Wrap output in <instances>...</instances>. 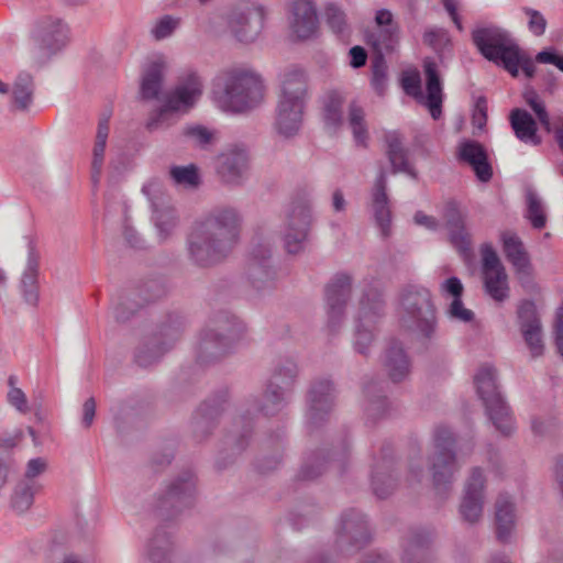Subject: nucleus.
Returning a JSON list of instances; mask_svg holds the SVG:
<instances>
[{
	"mask_svg": "<svg viewBox=\"0 0 563 563\" xmlns=\"http://www.w3.org/2000/svg\"><path fill=\"white\" fill-rule=\"evenodd\" d=\"M240 223V214L232 207L211 210L194 223L186 238L188 261L200 268L222 263L238 243Z\"/></svg>",
	"mask_w": 563,
	"mask_h": 563,
	"instance_id": "obj_1",
	"label": "nucleus"
},
{
	"mask_svg": "<svg viewBox=\"0 0 563 563\" xmlns=\"http://www.w3.org/2000/svg\"><path fill=\"white\" fill-rule=\"evenodd\" d=\"M472 42L488 62L503 67L512 77L519 75L521 68L527 78L536 75L534 62L527 56L511 34L505 29L488 24L472 31Z\"/></svg>",
	"mask_w": 563,
	"mask_h": 563,
	"instance_id": "obj_2",
	"label": "nucleus"
},
{
	"mask_svg": "<svg viewBox=\"0 0 563 563\" xmlns=\"http://www.w3.org/2000/svg\"><path fill=\"white\" fill-rule=\"evenodd\" d=\"M309 99L308 77L299 68L287 69L280 79V92L275 110L274 130L284 139L297 135L302 126Z\"/></svg>",
	"mask_w": 563,
	"mask_h": 563,
	"instance_id": "obj_3",
	"label": "nucleus"
},
{
	"mask_svg": "<svg viewBox=\"0 0 563 563\" xmlns=\"http://www.w3.org/2000/svg\"><path fill=\"white\" fill-rule=\"evenodd\" d=\"M290 397L291 391L267 382L262 399L255 396L247 398L245 408L234 419L227 435V450L231 452V455H240L250 444L254 429V412H261L265 417H274L286 408Z\"/></svg>",
	"mask_w": 563,
	"mask_h": 563,
	"instance_id": "obj_4",
	"label": "nucleus"
},
{
	"mask_svg": "<svg viewBox=\"0 0 563 563\" xmlns=\"http://www.w3.org/2000/svg\"><path fill=\"white\" fill-rule=\"evenodd\" d=\"M213 95L222 109L244 112L262 102L264 86L255 73L235 68L224 71L214 79Z\"/></svg>",
	"mask_w": 563,
	"mask_h": 563,
	"instance_id": "obj_5",
	"label": "nucleus"
},
{
	"mask_svg": "<svg viewBox=\"0 0 563 563\" xmlns=\"http://www.w3.org/2000/svg\"><path fill=\"white\" fill-rule=\"evenodd\" d=\"M400 327L417 335L423 342H429L437 334L435 307L431 292L422 286L409 285L401 294Z\"/></svg>",
	"mask_w": 563,
	"mask_h": 563,
	"instance_id": "obj_6",
	"label": "nucleus"
},
{
	"mask_svg": "<svg viewBox=\"0 0 563 563\" xmlns=\"http://www.w3.org/2000/svg\"><path fill=\"white\" fill-rule=\"evenodd\" d=\"M476 391L486 410V415L495 429L504 437L515 431V421L511 410L497 385V371L494 366H481L474 376Z\"/></svg>",
	"mask_w": 563,
	"mask_h": 563,
	"instance_id": "obj_7",
	"label": "nucleus"
},
{
	"mask_svg": "<svg viewBox=\"0 0 563 563\" xmlns=\"http://www.w3.org/2000/svg\"><path fill=\"white\" fill-rule=\"evenodd\" d=\"M201 93L202 82L197 73L190 70L183 74L165 103L148 118L147 130L155 131L170 126L176 120V113L191 109Z\"/></svg>",
	"mask_w": 563,
	"mask_h": 563,
	"instance_id": "obj_8",
	"label": "nucleus"
},
{
	"mask_svg": "<svg viewBox=\"0 0 563 563\" xmlns=\"http://www.w3.org/2000/svg\"><path fill=\"white\" fill-rule=\"evenodd\" d=\"M455 438L450 428L438 426L433 431V452L429 456V468L435 492L446 494L452 488L455 474L460 471L454 451Z\"/></svg>",
	"mask_w": 563,
	"mask_h": 563,
	"instance_id": "obj_9",
	"label": "nucleus"
},
{
	"mask_svg": "<svg viewBox=\"0 0 563 563\" xmlns=\"http://www.w3.org/2000/svg\"><path fill=\"white\" fill-rule=\"evenodd\" d=\"M242 333L243 325L236 318L228 314L220 316L213 321L212 327L201 332L197 345V361L207 365L221 360L230 352Z\"/></svg>",
	"mask_w": 563,
	"mask_h": 563,
	"instance_id": "obj_10",
	"label": "nucleus"
},
{
	"mask_svg": "<svg viewBox=\"0 0 563 563\" xmlns=\"http://www.w3.org/2000/svg\"><path fill=\"white\" fill-rule=\"evenodd\" d=\"M423 71L426 75V96L422 93L421 78L417 70L402 73L401 87L406 95L424 104L434 120H439L442 115L443 88L438 64L433 58L426 57L423 59Z\"/></svg>",
	"mask_w": 563,
	"mask_h": 563,
	"instance_id": "obj_11",
	"label": "nucleus"
},
{
	"mask_svg": "<svg viewBox=\"0 0 563 563\" xmlns=\"http://www.w3.org/2000/svg\"><path fill=\"white\" fill-rule=\"evenodd\" d=\"M385 301L383 294L375 287L364 290L360 300V310L355 327L354 350L363 355L367 354L374 341V324L383 316Z\"/></svg>",
	"mask_w": 563,
	"mask_h": 563,
	"instance_id": "obj_12",
	"label": "nucleus"
},
{
	"mask_svg": "<svg viewBox=\"0 0 563 563\" xmlns=\"http://www.w3.org/2000/svg\"><path fill=\"white\" fill-rule=\"evenodd\" d=\"M184 323L178 320H169L164 323L157 333L146 339L135 352V362L142 367H148L157 363L163 355L179 340Z\"/></svg>",
	"mask_w": 563,
	"mask_h": 563,
	"instance_id": "obj_13",
	"label": "nucleus"
},
{
	"mask_svg": "<svg viewBox=\"0 0 563 563\" xmlns=\"http://www.w3.org/2000/svg\"><path fill=\"white\" fill-rule=\"evenodd\" d=\"M371 540V532L365 516L349 509L342 512L336 528V545L342 552L352 553L364 548Z\"/></svg>",
	"mask_w": 563,
	"mask_h": 563,
	"instance_id": "obj_14",
	"label": "nucleus"
},
{
	"mask_svg": "<svg viewBox=\"0 0 563 563\" xmlns=\"http://www.w3.org/2000/svg\"><path fill=\"white\" fill-rule=\"evenodd\" d=\"M335 405V388L329 379L311 383L307 393L306 423L309 430L323 424Z\"/></svg>",
	"mask_w": 563,
	"mask_h": 563,
	"instance_id": "obj_15",
	"label": "nucleus"
},
{
	"mask_svg": "<svg viewBox=\"0 0 563 563\" xmlns=\"http://www.w3.org/2000/svg\"><path fill=\"white\" fill-rule=\"evenodd\" d=\"M351 294L352 276L346 273L335 274L327 284L324 289L327 327L331 333H335L340 329Z\"/></svg>",
	"mask_w": 563,
	"mask_h": 563,
	"instance_id": "obj_16",
	"label": "nucleus"
},
{
	"mask_svg": "<svg viewBox=\"0 0 563 563\" xmlns=\"http://www.w3.org/2000/svg\"><path fill=\"white\" fill-rule=\"evenodd\" d=\"M196 479L191 471L181 472L159 498L158 508L162 516H174L194 505Z\"/></svg>",
	"mask_w": 563,
	"mask_h": 563,
	"instance_id": "obj_17",
	"label": "nucleus"
},
{
	"mask_svg": "<svg viewBox=\"0 0 563 563\" xmlns=\"http://www.w3.org/2000/svg\"><path fill=\"white\" fill-rule=\"evenodd\" d=\"M265 9L260 4L236 8L229 19V27L234 37L242 43H252L264 27Z\"/></svg>",
	"mask_w": 563,
	"mask_h": 563,
	"instance_id": "obj_18",
	"label": "nucleus"
},
{
	"mask_svg": "<svg viewBox=\"0 0 563 563\" xmlns=\"http://www.w3.org/2000/svg\"><path fill=\"white\" fill-rule=\"evenodd\" d=\"M519 330L533 358L544 353L543 329L537 306L532 300H522L517 308Z\"/></svg>",
	"mask_w": 563,
	"mask_h": 563,
	"instance_id": "obj_19",
	"label": "nucleus"
},
{
	"mask_svg": "<svg viewBox=\"0 0 563 563\" xmlns=\"http://www.w3.org/2000/svg\"><path fill=\"white\" fill-rule=\"evenodd\" d=\"M311 224V206L306 202L294 205L288 214L287 229L284 235V244L287 253L298 254L303 251Z\"/></svg>",
	"mask_w": 563,
	"mask_h": 563,
	"instance_id": "obj_20",
	"label": "nucleus"
},
{
	"mask_svg": "<svg viewBox=\"0 0 563 563\" xmlns=\"http://www.w3.org/2000/svg\"><path fill=\"white\" fill-rule=\"evenodd\" d=\"M68 34V26L62 19L44 16L36 24L34 38L40 49L47 56H51L66 46Z\"/></svg>",
	"mask_w": 563,
	"mask_h": 563,
	"instance_id": "obj_21",
	"label": "nucleus"
},
{
	"mask_svg": "<svg viewBox=\"0 0 563 563\" xmlns=\"http://www.w3.org/2000/svg\"><path fill=\"white\" fill-rule=\"evenodd\" d=\"M485 476L482 468L473 467L466 481L460 514L464 521L475 523L483 514Z\"/></svg>",
	"mask_w": 563,
	"mask_h": 563,
	"instance_id": "obj_22",
	"label": "nucleus"
},
{
	"mask_svg": "<svg viewBox=\"0 0 563 563\" xmlns=\"http://www.w3.org/2000/svg\"><path fill=\"white\" fill-rule=\"evenodd\" d=\"M456 158L460 163L468 165L479 181L488 183L493 178V166L487 150L478 141H461L457 146Z\"/></svg>",
	"mask_w": 563,
	"mask_h": 563,
	"instance_id": "obj_23",
	"label": "nucleus"
},
{
	"mask_svg": "<svg viewBox=\"0 0 563 563\" xmlns=\"http://www.w3.org/2000/svg\"><path fill=\"white\" fill-rule=\"evenodd\" d=\"M432 539V530L411 528L405 538L402 563H437V558L430 550Z\"/></svg>",
	"mask_w": 563,
	"mask_h": 563,
	"instance_id": "obj_24",
	"label": "nucleus"
},
{
	"mask_svg": "<svg viewBox=\"0 0 563 563\" xmlns=\"http://www.w3.org/2000/svg\"><path fill=\"white\" fill-rule=\"evenodd\" d=\"M249 169V153L242 146H232L217 159V173L225 184L240 185Z\"/></svg>",
	"mask_w": 563,
	"mask_h": 563,
	"instance_id": "obj_25",
	"label": "nucleus"
},
{
	"mask_svg": "<svg viewBox=\"0 0 563 563\" xmlns=\"http://www.w3.org/2000/svg\"><path fill=\"white\" fill-rule=\"evenodd\" d=\"M269 258L271 249L267 245H258L252 252L246 275L251 285L258 291L274 286L275 272L269 264Z\"/></svg>",
	"mask_w": 563,
	"mask_h": 563,
	"instance_id": "obj_26",
	"label": "nucleus"
},
{
	"mask_svg": "<svg viewBox=\"0 0 563 563\" xmlns=\"http://www.w3.org/2000/svg\"><path fill=\"white\" fill-rule=\"evenodd\" d=\"M372 211L376 225L384 238L391 233V210L387 195V175L380 170L372 189Z\"/></svg>",
	"mask_w": 563,
	"mask_h": 563,
	"instance_id": "obj_27",
	"label": "nucleus"
},
{
	"mask_svg": "<svg viewBox=\"0 0 563 563\" xmlns=\"http://www.w3.org/2000/svg\"><path fill=\"white\" fill-rule=\"evenodd\" d=\"M389 445L382 448L380 460L373 465L371 484L373 493L380 499L387 498L397 486V478L393 475L394 459Z\"/></svg>",
	"mask_w": 563,
	"mask_h": 563,
	"instance_id": "obj_28",
	"label": "nucleus"
},
{
	"mask_svg": "<svg viewBox=\"0 0 563 563\" xmlns=\"http://www.w3.org/2000/svg\"><path fill=\"white\" fill-rule=\"evenodd\" d=\"M290 27L299 40H308L318 32V15L311 0H291Z\"/></svg>",
	"mask_w": 563,
	"mask_h": 563,
	"instance_id": "obj_29",
	"label": "nucleus"
},
{
	"mask_svg": "<svg viewBox=\"0 0 563 563\" xmlns=\"http://www.w3.org/2000/svg\"><path fill=\"white\" fill-rule=\"evenodd\" d=\"M503 250L507 261L514 266L521 282L529 280L532 275V265L520 238L510 231H504L500 235Z\"/></svg>",
	"mask_w": 563,
	"mask_h": 563,
	"instance_id": "obj_30",
	"label": "nucleus"
},
{
	"mask_svg": "<svg viewBox=\"0 0 563 563\" xmlns=\"http://www.w3.org/2000/svg\"><path fill=\"white\" fill-rule=\"evenodd\" d=\"M224 396L202 402L192 417L191 428L194 438L201 442L214 429L219 417L224 410Z\"/></svg>",
	"mask_w": 563,
	"mask_h": 563,
	"instance_id": "obj_31",
	"label": "nucleus"
},
{
	"mask_svg": "<svg viewBox=\"0 0 563 563\" xmlns=\"http://www.w3.org/2000/svg\"><path fill=\"white\" fill-rule=\"evenodd\" d=\"M444 219L451 244L463 255L471 250V235L465 228V216L454 200L445 203Z\"/></svg>",
	"mask_w": 563,
	"mask_h": 563,
	"instance_id": "obj_32",
	"label": "nucleus"
},
{
	"mask_svg": "<svg viewBox=\"0 0 563 563\" xmlns=\"http://www.w3.org/2000/svg\"><path fill=\"white\" fill-rule=\"evenodd\" d=\"M346 453L347 450L344 446L341 452L331 454L327 460L323 451L309 454L296 474V481L310 482L316 479L327 470L328 464H334L340 471H343Z\"/></svg>",
	"mask_w": 563,
	"mask_h": 563,
	"instance_id": "obj_33",
	"label": "nucleus"
},
{
	"mask_svg": "<svg viewBox=\"0 0 563 563\" xmlns=\"http://www.w3.org/2000/svg\"><path fill=\"white\" fill-rule=\"evenodd\" d=\"M385 143L387 145L386 156L391 166V173L407 174L412 179H418V172L409 161V150L405 147L401 135L396 131L385 134Z\"/></svg>",
	"mask_w": 563,
	"mask_h": 563,
	"instance_id": "obj_34",
	"label": "nucleus"
},
{
	"mask_svg": "<svg viewBox=\"0 0 563 563\" xmlns=\"http://www.w3.org/2000/svg\"><path fill=\"white\" fill-rule=\"evenodd\" d=\"M440 291L442 296L453 298L452 302L448 308V316L455 321L460 322H471L474 320L475 314L472 310L464 307L462 301V296L464 291V287L460 278L453 276L445 279L440 285Z\"/></svg>",
	"mask_w": 563,
	"mask_h": 563,
	"instance_id": "obj_35",
	"label": "nucleus"
},
{
	"mask_svg": "<svg viewBox=\"0 0 563 563\" xmlns=\"http://www.w3.org/2000/svg\"><path fill=\"white\" fill-rule=\"evenodd\" d=\"M166 62L163 57H156L148 62L142 74L140 93L144 100L157 99L164 82Z\"/></svg>",
	"mask_w": 563,
	"mask_h": 563,
	"instance_id": "obj_36",
	"label": "nucleus"
},
{
	"mask_svg": "<svg viewBox=\"0 0 563 563\" xmlns=\"http://www.w3.org/2000/svg\"><path fill=\"white\" fill-rule=\"evenodd\" d=\"M151 289H156V294L143 297L141 301L136 300L139 294L129 292L118 297L112 301V314L117 322L128 321L145 302L155 300L163 295V290L157 283H152Z\"/></svg>",
	"mask_w": 563,
	"mask_h": 563,
	"instance_id": "obj_37",
	"label": "nucleus"
},
{
	"mask_svg": "<svg viewBox=\"0 0 563 563\" xmlns=\"http://www.w3.org/2000/svg\"><path fill=\"white\" fill-rule=\"evenodd\" d=\"M385 369L394 383L404 380L410 373V361L404 347L393 342L386 351L384 360Z\"/></svg>",
	"mask_w": 563,
	"mask_h": 563,
	"instance_id": "obj_38",
	"label": "nucleus"
},
{
	"mask_svg": "<svg viewBox=\"0 0 563 563\" xmlns=\"http://www.w3.org/2000/svg\"><path fill=\"white\" fill-rule=\"evenodd\" d=\"M509 119L511 129L519 141L532 145L541 144V139L537 134V122L528 111L516 108L510 112Z\"/></svg>",
	"mask_w": 563,
	"mask_h": 563,
	"instance_id": "obj_39",
	"label": "nucleus"
},
{
	"mask_svg": "<svg viewBox=\"0 0 563 563\" xmlns=\"http://www.w3.org/2000/svg\"><path fill=\"white\" fill-rule=\"evenodd\" d=\"M38 254L35 251L33 242L29 243V255L26 268L21 279L22 292L25 301L35 306L38 300L37 275H38Z\"/></svg>",
	"mask_w": 563,
	"mask_h": 563,
	"instance_id": "obj_40",
	"label": "nucleus"
},
{
	"mask_svg": "<svg viewBox=\"0 0 563 563\" xmlns=\"http://www.w3.org/2000/svg\"><path fill=\"white\" fill-rule=\"evenodd\" d=\"M495 512L496 534L500 542H508L515 527V506L507 495H499Z\"/></svg>",
	"mask_w": 563,
	"mask_h": 563,
	"instance_id": "obj_41",
	"label": "nucleus"
},
{
	"mask_svg": "<svg viewBox=\"0 0 563 563\" xmlns=\"http://www.w3.org/2000/svg\"><path fill=\"white\" fill-rule=\"evenodd\" d=\"M380 382H371L364 386L366 397L365 415L368 420L376 421L388 413L389 402L383 394Z\"/></svg>",
	"mask_w": 563,
	"mask_h": 563,
	"instance_id": "obj_42",
	"label": "nucleus"
},
{
	"mask_svg": "<svg viewBox=\"0 0 563 563\" xmlns=\"http://www.w3.org/2000/svg\"><path fill=\"white\" fill-rule=\"evenodd\" d=\"M298 374V365L292 358H282L274 365L268 383L292 393Z\"/></svg>",
	"mask_w": 563,
	"mask_h": 563,
	"instance_id": "obj_43",
	"label": "nucleus"
},
{
	"mask_svg": "<svg viewBox=\"0 0 563 563\" xmlns=\"http://www.w3.org/2000/svg\"><path fill=\"white\" fill-rule=\"evenodd\" d=\"M347 123L355 144L366 148L369 139L368 126L365 120V111L356 101L349 104Z\"/></svg>",
	"mask_w": 563,
	"mask_h": 563,
	"instance_id": "obj_44",
	"label": "nucleus"
},
{
	"mask_svg": "<svg viewBox=\"0 0 563 563\" xmlns=\"http://www.w3.org/2000/svg\"><path fill=\"white\" fill-rule=\"evenodd\" d=\"M343 96L338 91H330L323 100V121L327 129L336 131L343 123Z\"/></svg>",
	"mask_w": 563,
	"mask_h": 563,
	"instance_id": "obj_45",
	"label": "nucleus"
},
{
	"mask_svg": "<svg viewBox=\"0 0 563 563\" xmlns=\"http://www.w3.org/2000/svg\"><path fill=\"white\" fill-rule=\"evenodd\" d=\"M526 197V219L529 220L533 229L541 230L547 224L545 207L542 198L532 187H527Z\"/></svg>",
	"mask_w": 563,
	"mask_h": 563,
	"instance_id": "obj_46",
	"label": "nucleus"
},
{
	"mask_svg": "<svg viewBox=\"0 0 563 563\" xmlns=\"http://www.w3.org/2000/svg\"><path fill=\"white\" fill-rule=\"evenodd\" d=\"M324 19L327 26L341 41H349L352 29L347 22L345 12L335 3L327 4L324 9Z\"/></svg>",
	"mask_w": 563,
	"mask_h": 563,
	"instance_id": "obj_47",
	"label": "nucleus"
},
{
	"mask_svg": "<svg viewBox=\"0 0 563 563\" xmlns=\"http://www.w3.org/2000/svg\"><path fill=\"white\" fill-rule=\"evenodd\" d=\"M484 288L487 295L497 302H503L509 297L508 277L505 268L483 274Z\"/></svg>",
	"mask_w": 563,
	"mask_h": 563,
	"instance_id": "obj_48",
	"label": "nucleus"
},
{
	"mask_svg": "<svg viewBox=\"0 0 563 563\" xmlns=\"http://www.w3.org/2000/svg\"><path fill=\"white\" fill-rule=\"evenodd\" d=\"M109 135V118L99 120L92 158V180L97 183L102 169L104 151Z\"/></svg>",
	"mask_w": 563,
	"mask_h": 563,
	"instance_id": "obj_49",
	"label": "nucleus"
},
{
	"mask_svg": "<svg viewBox=\"0 0 563 563\" xmlns=\"http://www.w3.org/2000/svg\"><path fill=\"white\" fill-rule=\"evenodd\" d=\"M33 78L30 74L21 73L13 85V100L18 109L26 110L33 99Z\"/></svg>",
	"mask_w": 563,
	"mask_h": 563,
	"instance_id": "obj_50",
	"label": "nucleus"
},
{
	"mask_svg": "<svg viewBox=\"0 0 563 563\" xmlns=\"http://www.w3.org/2000/svg\"><path fill=\"white\" fill-rule=\"evenodd\" d=\"M173 542L167 532L156 530L154 537L147 543L146 552L148 559L154 563H161L168 559Z\"/></svg>",
	"mask_w": 563,
	"mask_h": 563,
	"instance_id": "obj_51",
	"label": "nucleus"
},
{
	"mask_svg": "<svg viewBox=\"0 0 563 563\" xmlns=\"http://www.w3.org/2000/svg\"><path fill=\"white\" fill-rule=\"evenodd\" d=\"M181 136L192 146L206 150L212 144L214 133L201 124H186L181 129Z\"/></svg>",
	"mask_w": 563,
	"mask_h": 563,
	"instance_id": "obj_52",
	"label": "nucleus"
},
{
	"mask_svg": "<svg viewBox=\"0 0 563 563\" xmlns=\"http://www.w3.org/2000/svg\"><path fill=\"white\" fill-rule=\"evenodd\" d=\"M399 42V26L382 27L376 34L372 35V45L376 55L391 53Z\"/></svg>",
	"mask_w": 563,
	"mask_h": 563,
	"instance_id": "obj_53",
	"label": "nucleus"
},
{
	"mask_svg": "<svg viewBox=\"0 0 563 563\" xmlns=\"http://www.w3.org/2000/svg\"><path fill=\"white\" fill-rule=\"evenodd\" d=\"M423 43L432 48L439 57L451 51L452 41L449 32L443 27H429L423 33Z\"/></svg>",
	"mask_w": 563,
	"mask_h": 563,
	"instance_id": "obj_54",
	"label": "nucleus"
},
{
	"mask_svg": "<svg viewBox=\"0 0 563 563\" xmlns=\"http://www.w3.org/2000/svg\"><path fill=\"white\" fill-rule=\"evenodd\" d=\"M34 500V484L21 481L14 488L11 497V507L14 511L23 514L30 509Z\"/></svg>",
	"mask_w": 563,
	"mask_h": 563,
	"instance_id": "obj_55",
	"label": "nucleus"
},
{
	"mask_svg": "<svg viewBox=\"0 0 563 563\" xmlns=\"http://www.w3.org/2000/svg\"><path fill=\"white\" fill-rule=\"evenodd\" d=\"M169 176L176 185L187 188H196L200 183L198 168L195 164L173 166L169 169Z\"/></svg>",
	"mask_w": 563,
	"mask_h": 563,
	"instance_id": "obj_56",
	"label": "nucleus"
},
{
	"mask_svg": "<svg viewBox=\"0 0 563 563\" xmlns=\"http://www.w3.org/2000/svg\"><path fill=\"white\" fill-rule=\"evenodd\" d=\"M526 103L536 113L539 122L543 126L544 131L550 133L552 131V123L550 121L549 113L545 109V104L540 96L533 89H527L523 93Z\"/></svg>",
	"mask_w": 563,
	"mask_h": 563,
	"instance_id": "obj_57",
	"label": "nucleus"
},
{
	"mask_svg": "<svg viewBox=\"0 0 563 563\" xmlns=\"http://www.w3.org/2000/svg\"><path fill=\"white\" fill-rule=\"evenodd\" d=\"M371 85L377 95L383 96L387 88V65L382 54L375 55L372 59Z\"/></svg>",
	"mask_w": 563,
	"mask_h": 563,
	"instance_id": "obj_58",
	"label": "nucleus"
},
{
	"mask_svg": "<svg viewBox=\"0 0 563 563\" xmlns=\"http://www.w3.org/2000/svg\"><path fill=\"white\" fill-rule=\"evenodd\" d=\"M161 241L167 240L177 225V217L172 209H156L153 214Z\"/></svg>",
	"mask_w": 563,
	"mask_h": 563,
	"instance_id": "obj_59",
	"label": "nucleus"
},
{
	"mask_svg": "<svg viewBox=\"0 0 563 563\" xmlns=\"http://www.w3.org/2000/svg\"><path fill=\"white\" fill-rule=\"evenodd\" d=\"M16 376H9L8 384L10 389L8 391V402L14 407L19 412L26 413L29 411L27 399L24 391L15 386Z\"/></svg>",
	"mask_w": 563,
	"mask_h": 563,
	"instance_id": "obj_60",
	"label": "nucleus"
},
{
	"mask_svg": "<svg viewBox=\"0 0 563 563\" xmlns=\"http://www.w3.org/2000/svg\"><path fill=\"white\" fill-rule=\"evenodd\" d=\"M179 24V19L172 15L161 18L152 29V35L155 40H164L173 34Z\"/></svg>",
	"mask_w": 563,
	"mask_h": 563,
	"instance_id": "obj_61",
	"label": "nucleus"
},
{
	"mask_svg": "<svg viewBox=\"0 0 563 563\" xmlns=\"http://www.w3.org/2000/svg\"><path fill=\"white\" fill-rule=\"evenodd\" d=\"M526 13L529 16L528 27L531 33L536 36L544 34L547 27L545 18L537 10L526 9Z\"/></svg>",
	"mask_w": 563,
	"mask_h": 563,
	"instance_id": "obj_62",
	"label": "nucleus"
},
{
	"mask_svg": "<svg viewBox=\"0 0 563 563\" xmlns=\"http://www.w3.org/2000/svg\"><path fill=\"white\" fill-rule=\"evenodd\" d=\"M483 274L497 272L499 268H505L501 264L497 253L490 247L483 249Z\"/></svg>",
	"mask_w": 563,
	"mask_h": 563,
	"instance_id": "obj_63",
	"label": "nucleus"
},
{
	"mask_svg": "<svg viewBox=\"0 0 563 563\" xmlns=\"http://www.w3.org/2000/svg\"><path fill=\"white\" fill-rule=\"evenodd\" d=\"M534 60L540 64H552L563 73V55L558 54L555 48L539 52Z\"/></svg>",
	"mask_w": 563,
	"mask_h": 563,
	"instance_id": "obj_64",
	"label": "nucleus"
}]
</instances>
